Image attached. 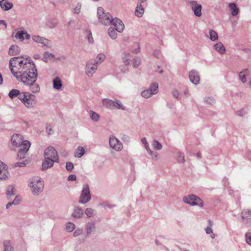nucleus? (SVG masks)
Wrapping results in <instances>:
<instances>
[{
    "label": "nucleus",
    "mask_w": 251,
    "mask_h": 251,
    "mask_svg": "<svg viewBox=\"0 0 251 251\" xmlns=\"http://www.w3.org/2000/svg\"><path fill=\"white\" fill-rule=\"evenodd\" d=\"M132 58V55L129 52L124 53L122 55V60L124 64L126 66L129 65L131 63Z\"/></svg>",
    "instance_id": "20"
},
{
    "label": "nucleus",
    "mask_w": 251,
    "mask_h": 251,
    "mask_svg": "<svg viewBox=\"0 0 251 251\" xmlns=\"http://www.w3.org/2000/svg\"><path fill=\"white\" fill-rule=\"evenodd\" d=\"M13 189L14 187L12 185H9L7 186L6 191V194L7 198L9 199L11 197V196L14 195Z\"/></svg>",
    "instance_id": "30"
},
{
    "label": "nucleus",
    "mask_w": 251,
    "mask_h": 251,
    "mask_svg": "<svg viewBox=\"0 0 251 251\" xmlns=\"http://www.w3.org/2000/svg\"><path fill=\"white\" fill-rule=\"evenodd\" d=\"M149 154L151 156L152 158L153 159L156 160L158 158V153H157L156 152H154L152 151V154Z\"/></svg>",
    "instance_id": "54"
},
{
    "label": "nucleus",
    "mask_w": 251,
    "mask_h": 251,
    "mask_svg": "<svg viewBox=\"0 0 251 251\" xmlns=\"http://www.w3.org/2000/svg\"><path fill=\"white\" fill-rule=\"evenodd\" d=\"M98 68L97 63H96L95 60H91L88 62L85 67V73L87 75L91 77L96 72Z\"/></svg>",
    "instance_id": "7"
},
{
    "label": "nucleus",
    "mask_w": 251,
    "mask_h": 251,
    "mask_svg": "<svg viewBox=\"0 0 251 251\" xmlns=\"http://www.w3.org/2000/svg\"><path fill=\"white\" fill-rule=\"evenodd\" d=\"M20 52V48L16 45H12L9 49L8 54L10 55L15 56Z\"/></svg>",
    "instance_id": "21"
},
{
    "label": "nucleus",
    "mask_w": 251,
    "mask_h": 251,
    "mask_svg": "<svg viewBox=\"0 0 251 251\" xmlns=\"http://www.w3.org/2000/svg\"><path fill=\"white\" fill-rule=\"evenodd\" d=\"M15 38L20 41H23L25 38L28 40L30 38V35L25 31H19L15 35Z\"/></svg>",
    "instance_id": "15"
},
{
    "label": "nucleus",
    "mask_w": 251,
    "mask_h": 251,
    "mask_svg": "<svg viewBox=\"0 0 251 251\" xmlns=\"http://www.w3.org/2000/svg\"><path fill=\"white\" fill-rule=\"evenodd\" d=\"M95 228L94 224L93 223H89L86 226V229L88 233H90Z\"/></svg>",
    "instance_id": "46"
},
{
    "label": "nucleus",
    "mask_w": 251,
    "mask_h": 251,
    "mask_svg": "<svg viewBox=\"0 0 251 251\" xmlns=\"http://www.w3.org/2000/svg\"><path fill=\"white\" fill-rule=\"evenodd\" d=\"M247 75H248V69H245L243 71L241 72L239 74V77L243 83H245L246 81V77Z\"/></svg>",
    "instance_id": "27"
},
{
    "label": "nucleus",
    "mask_w": 251,
    "mask_h": 251,
    "mask_svg": "<svg viewBox=\"0 0 251 251\" xmlns=\"http://www.w3.org/2000/svg\"><path fill=\"white\" fill-rule=\"evenodd\" d=\"M85 153L84 149L83 147H79V158L81 157Z\"/></svg>",
    "instance_id": "59"
},
{
    "label": "nucleus",
    "mask_w": 251,
    "mask_h": 251,
    "mask_svg": "<svg viewBox=\"0 0 251 251\" xmlns=\"http://www.w3.org/2000/svg\"><path fill=\"white\" fill-rule=\"evenodd\" d=\"M76 179V176L75 175H71L69 176L68 178V180L69 181H74Z\"/></svg>",
    "instance_id": "57"
},
{
    "label": "nucleus",
    "mask_w": 251,
    "mask_h": 251,
    "mask_svg": "<svg viewBox=\"0 0 251 251\" xmlns=\"http://www.w3.org/2000/svg\"><path fill=\"white\" fill-rule=\"evenodd\" d=\"M46 130L49 135H51L53 133V131L50 125H48L46 126Z\"/></svg>",
    "instance_id": "53"
},
{
    "label": "nucleus",
    "mask_w": 251,
    "mask_h": 251,
    "mask_svg": "<svg viewBox=\"0 0 251 251\" xmlns=\"http://www.w3.org/2000/svg\"><path fill=\"white\" fill-rule=\"evenodd\" d=\"M91 199V195L89 187L87 185L84 186L80 197L79 202L85 203Z\"/></svg>",
    "instance_id": "8"
},
{
    "label": "nucleus",
    "mask_w": 251,
    "mask_h": 251,
    "mask_svg": "<svg viewBox=\"0 0 251 251\" xmlns=\"http://www.w3.org/2000/svg\"><path fill=\"white\" fill-rule=\"evenodd\" d=\"M45 158L46 159H52L54 161H58V155L57 151L52 147H49L44 151Z\"/></svg>",
    "instance_id": "6"
},
{
    "label": "nucleus",
    "mask_w": 251,
    "mask_h": 251,
    "mask_svg": "<svg viewBox=\"0 0 251 251\" xmlns=\"http://www.w3.org/2000/svg\"><path fill=\"white\" fill-rule=\"evenodd\" d=\"M57 24V21L56 19L51 20L50 21H49L47 25L50 28H53L56 26Z\"/></svg>",
    "instance_id": "43"
},
{
    "label": "nucleus",
    "mask_w": 251,
    "mask_h": 251,
    "mask_svg": "<svg viewBox=\"0 0 251 251\" xmlns=\"http://www.w3.org/2000/svg\"><path fill=\"white\" fill-rule=\"evenodd\" d=\"M183 200L185 203L191 205H198L200 207H202L203 205L202 200L198 197L193 195L184 197Z\"/></svg>",
    "instance_id": "5"
},
{
    "label": "nucleus",
    "mask_w": 251,
    "mask_h": 251,
    "mask_svg": "<svg viewBox=\"0 0 251 251\" xmlns=\"http://www.w3.org/2000/svg\"><path fill=\"white\" fill-rule=\"evenodd\" d=\"M152 146L155 150H159L162 148L161 144L156 140H154L152 143Z\"/></svg>",
    "instance_id": "37"
},
{
    "label": "nucleus",
    "mask_w": 251,
    "mask_h": 251,
    "mask_svg": "<svg viewBox=\"0 0 251 251\" xmlns=\"http://www.w3.org/2000/svg\"><path fill=\"white\" fill-rule=\"evenodd\" d=\"M78 9H77V6L74 9L73 12L74 13L77 14L78 13Z\"/></svg>",
    "instance_id": "64"
},
{
    "label": "nucleus",
    "mask_w": 251,
    "mask_h": 251,
    "mask_svg": "<svg viewBox=\"0 0 251 251\" xmlns=\"http://www.w3.org/2000/svg\"><path fill=\"white\" fill-rule=\"evenodd\" d=\"M86 36H87V39L89 43H93L94 42V40L92 37V33L90 31H88L86 33Z\"/></svg>",
    "instance_id": "48"
},
{
    "label": "nucleus",
    "mask_w": 251,
    "mask_h": 251,
    "mask_svg": "<svg viewBox=\"0 0 251 251\" xmlns=\"http://www.w3.org/2000/svg\"><path fill=\"white\" fill-rule=\"evenodd\" d=\"M34 41L42 44L44 46L50 48L51 46V42L48 39L37 35L32 36Z\"/></svg>",
    "instance_id": "11"
},
{
    "label": "nucleus",
    "mask_w": 251,
    "mask_h": 251,
    "mask_svg": "<svg viewBox=\"0 0 251 251\" xmlns=\"http://www.w3.org/2000/svg\"><path fill=\"white\" fill-rule=\"evenodd\" d=\"M2 25L4 26V28L6 29L7 27V24L4 20H0V25Z\"/></svg>",
    "instance_id": "61"
},
{
    "label": "nucleus",
    "mask_w": 251,
    "mask_h": 251,
    "mask_svg": "<svg viewBox=\"0 0 251 251\" xmlns=\"http://www.w3.org/2000/svg\"><path fill=\"white\" fill-rule=\"evenodd\" d=\"M141 142L143 144H144L145 148H146V150L147 151L148 153L152 154V151L150 150L149 146V145L147 143V141L146 140V139L145 138H143L141 139Z\"/></svg>",
    "instance_id": "36"
},
{
    "label": "nucleus",
    "mask_w": 251,
    "mask_h": 251,
    "mask_svg": "<svg viewBox=\"0 0 251 251\" xmlns=\"http://www.w3.org/2000/svg\"><path fill=\"white\" fill-rule=\"evenodd\" d=\"M105 58V55L103 53H100L97 56V61L96 62V63H97V64L99 63H101L102 62Z\"/></svg>",
    "instance_id": "40"
},
{
    "label": "nucleus",
    "mask_w": 251,
    "mask_h": 251,
    "mask_svg": "<svg viewBox=\"0 0 251 251\" xmlns=\"http://www.w3.org/2000/svg\"><path fill=\"white\" fill-rule=\"evenodd\" d=\"M21 197H20L18 196H17L14 201L12 202V203L15 205H17L19 203L20 201H21Z\"/></svg>",
    "instance_id": "51"
},
{
    "label": "nucleus",
    "mask_w": 251,
    "mask_h": 251,
    "mask_svg": "<svg viewBox=\"0 0 251 251\" xmlns=\"http://www.w3.org/2000/svg\"><path fill=\"white\" fill-rule=\"evenodd\" d=\"M9 68L14 76L25 85L29 87L32 93L40 92V86L36 83L37 70L30 58L23 56L12 58L9 61Z\"/></svg>",
    "instance_id": "1"
},
{
    "label": "nucleus",
    "mask_w": 251,
    "mask_h": 251,
    "mask_svg": "<svg viewBox=\"0 0 251 251\" xmlns=\"http://www.w3.org/2000/svg\"><path fill=\"white\" fill-rule=\"evenodd\" d=\"M144 8L140 3H138L135 11V14L138 17H141L144 13Z\"/></svg>",
    "instance_id": "24"
},
{
    "label": "nucleus",
    "mask_w": 251,
    "mask_h": 251,
    "mask_svg": "<svg viewBox=\"0 0 251 251\" xmlns=\"http://www.w3.org/2000/svg\"><path fill=\"white\" fill-rule=\"evenodd\" d=\"M74 236H77L78 235V232L77 230H75L74 233Z\"/></svg>",
    "instance_id": "63"
},
{
    "label": "nucleus",
    "mask_w": 251,
    "mask_h": 251,
    "mask_svg": "<svg viewBox=\"0 0 251 251\" xmlns=\"http://www.w3.org/2000/svg\"><path fill=\"white\" fill-rule=\"evenodd\" d=\"M26 165V163L25 162H17L16 164H15V167H24Z\"/></svg>",
    "instance_id": "56"
},
{
    "label": "nucleus",
    "mask_w": 251,
    "mask_h": 251,
    "mask_svg": "<svg viewBox=\"0 0 251 251\" xmlns=\"http://www.w3.org/2000/svg\"><path fill=\"white\" fill-rule=\"evenodd\" d=\"M190 81L194 84H197L200 82V76L198 73L195 71H191L189 73Z\"/></svg>",
    "instance_id": "14"
},
{
    "label": "nucleus",
    "mask_w": 251,
    "mask_h": 251,
    "mask_svg": "<svg viewBox=\"0 0 251 251\" xmlns=\"http://www.w3.org/2000/svg\"><path fill=\"white\" fill-rule=\"evenodd\" d=\"M109 145L111 148L117 151H121L123 149L122 144L114 137L110 138Z\"/></svg>",
    "instance_id": "10"
},
{
    "label": "nucleus",
    "mask_w": 251,
    "mask_h": 251,
    "mask_svg": "<svg viewBox=\"0 0 251 251\" xmlns=\"http://www.w3.org/2000/svg\"><path fill=\"white\" fill-rule=\"evenodd\" d=\"M4 251H12L13 248L8 241H5L3 242Z\"/></svg>",
    "instance_id": "33"
},
{
    "label": "nucleus",
    "mask_w": 251,
    "mask_h": 251,
    "mask_svg": "<svg viewBox=\"0 0 251 251\" xmlns=\"http://www.w3.org/2000/svg\"><path fill=\"white\" fill-rule=\"evenodd\" d=\"M66 168L67 170L71 171L74 168V165L72 163L68 162L66 163Z\"/></svg>",
    "instance_id": "52"
},
{
    "label": "nucleus",
    "mask_w": 251,
    "mask_h": 251,
    "mask_svg": "<svg viewBox=\"0 0 251 251\" xmlns=\"http://www.w3.org/2000/svg\"><path fill=\"white\" fill-rule=\"evenodd\" d=\"M0 6L3 10L7 11L11 9L13 4L12 2H9L7 0H2L0 1Z\"/></svg>",
    "instance_id": "17"
},
{
    "label": "nucleus",
    "mask_w": 251,
    "mask_h": 251,
    "mask_svg": "<svg viewBox=\"0 0 251 251\" xmlns=\"http://www.w3.org/2000/svg\"><path fill=\"white\" fill-rule=\"evenodd\" d=\"M214 48L221 54H224L225 53L226 49L224 45L221 42H219L215 45Z\"/></svg>",
    "instance_id": "25"
},
{
    "label": "nucleus",
    "mask_w": 251,
    "mask_h": 251,
    "mask_svg": "<svg viewBox=\"0 0 251 251\" xmlns=\"http://www.w3.org/2000/svg\"><path fill=\"white\" fill-rule=\"evenodd\" d=\"M99 19L101 21V22L105 25H108L111 24L112 22V17L109 13H105V15Z\"/></svg>",
    "instance_id": "16"
},
{
    "label": "nucleus",
    "mask_w": 251,
    "mask_h": 251,
    "mask_svg": "<svg viewBox=\"0 0 251 251\" xmlns=\"http://www.w3.org/2000/svg\"><path fill=\"white\" fill-rule=\"evenodd\" d=\"M242 217L244 219H251V211L248 209H245L243 210L242 212Z\"/></svg>",
    "instance_id": "26"
},
{
    "label": "nucleus",
    "mask_w": 251,
    "mask_h": 251,
    "mask_svg": "<svg viewBox=\"0 0 251 251\" xmlns=\"http://www.w3.org/2000/svg\"><path fill=\"white\" fill-rule=\"evenodd\" d=\"M24 93L25 92H21L19 90L14 89L9 92L8 96L11 99L18 97V98L20 100L21 97H22V95H24Z\"/></svg>",
    "instance_id": "19"
},
{
    "label": "nucleus",
    "mask_w": 251,
    "mask_h": 251,
    "mask_svg": "<svg viewBox=\"0 0 251 251\" xmlns=\"http://www.w3.org/2000/svg\"><path fill=\"white\" fill-rule=\"evenodd\" d=\"M11 143L13 146L19 147L17 156L19 158H24L28 151L31 144L27 140H24L23 137L18 134H14L11 137Z\"/></svg>",
    "instance_id": "2"
},
{
    "label": "nucleus",
    "mask_w": 251,
    "mask_h": 251,
    "mask_svg": "<svg viewBox=\"0 0 251 251\" xmlns=\"http://www.w3.org/2000/svg\"><path fill=\"white\" fill-rule=\"evenodd\" d=\"M141 95L143 97L147 99L151 97L152 94L150 90L148 89L143 91L141 93Z\"/></svg>",
    "instance_id": "39"
},
{
    "label": "nucleus",
    "mask_w": 251,
    "mask_h": 251,
    "mask_svg": "<svg viewBox=\"0 0 251 251\" xmlns=\"http://www.w3.org/2000/svg\"><path fill=\"white\" fill-rule=\"evenodd\" d=\"M55 162H58V161H54L53 159L50 158L49 159H45L42 163L43 170H46L48 168H51L53 166V163Z\"/></svg>",
    "instance_id": "18"
},
{
    "label": "nucleus",
    "mask_w": 251,
    "mask_h": 251,
    "mask_svg": "<svg viewBox=\"0 0 251 251\" xmlns=\"http://www.w3.org/2000/svg\"><path fill=\"white\" fill-rule=\"evenodd\" d=\"M246 239L247 243L251 246V233H247L246 234Z\"/></svg>",
    "instance_id": "49"
},
{
    "label": "nucleus",
    "mask_w": 251,
    "mask_h": 251,
    "mask_svg": "<svg viewBox=\"0 0 251 251\" xmlns=\"http://www.w3.org/2000/svg\"><path fill=\"white\" fill-rule=\"evenodd\" d=\"M108 35L113 39H114L117 37V34L114 27H110L108 29Z\"/></svg>",
    "instance_id": "32"
},
{
    "label": "nucleus",
    "mask_w": 251,
    "mask_h": 251,
    "mask_svg": "<svg viewBox=\"0 0 251 251\" xmlns=\"http://www.w3.org/2000/svg\"><path fill=\"white\" fill-rule=\"evenodd\" d=\"M105 14V13H104V9H103V8L100 7H98L97 10V14L99 18H100L102 16H104Z\"/></svg>",
    "instance_id": "45"
},
{
    "label": "nucleus",
    "mask_w": 251,
    "mask_h": 251,
    "mask_svg": "<svg viewBox=\"0 0 251 251\" xmlns=\"http://www.w3.org/2000/svg\"><path fill=\"white\" fill-rule=\"evenodd\" d=\"M135 47H136L135 49L134 50H132V51L133 53H137L140 51V48H139V45L138 44H135Z\"/></svg>",
    "instance_id": "55"
},
{
    "label": "nucleus",
    "mask_w": 251,
    "mask_h": 251,
    "mask_svg": "<svg viewBox=\"0 0 251 251\" xmlns=\"http://www.w3.org/2000/svg\"><path fill=\"white\" fill-rule=\"evenodd\" d=\"M8 175L7 166L5 164L0 161V179H5L8 178Z\"/></svg>",
    "instance_id": "12"
},
{
    "label": "nucleus",
    "mask_w": 251,
    "mask_h": 251,
    "mask_svg": "<svg viewBox=\"0 0 251 251\" xmlns=\"http://www.w3.org/2000/svg\"><path fill=\"white\" fill-rule=\"evenodd\" d=\"M141 63L140 59L139 58H134L133 60L132 65L134 68H136Z\"/></svg>",
    "instance_id": "47"
},
{
    "label": "nucleus",
    "mask_w": 251,
    "mask_h": 251,
    "mask_svg": "<svg viewBox=\"0 0 251 251\" xmlns=\"http://www.w3.org/2000/svg\"><path fill=\"white\" fill-rule=\"evenodd\" d=\"M189 5L194 13V14L197 17H201L202 15V6L196 1H191L189 2Z\"/></svg>",
    "instance_id": "9"
},
{
    "label": "nucleus",
    "mask_w": 251,
    "mask_h": 251,
    "mask_svg": "<svg viewBox=\"0 0 251 251\" xmlns=\"http://www.w3.org/2000/svg\"><path fill=\"white\" fill-rule=\"evenodd\" d=\"M102 104L104 106L110 109H113V105L114 104V101L109 99L103 100Z\"/></svg>",
    "instance_id": "28"
},
{
    "label": "nucleus",
    "mask_w": 251,
    "mask_h": 251,
    "mask_svg": "<svg viewBox=\"0 0 251 251\" xmlns=\"http://www.w3.org/2000/svg\"><path fill=\"white\" fill-rule=\"evenodd\" d=\"M208 222H209V226L206 228L205 231L207 234L212 233V235L211 236V237L212 238H214V234L213 233V231L212 230V222L210 220H209Z\"/></svg>",
    "instance_id": "35"
},
{
    "label": "nucleus",
    "mask_w": 251,
    "mask_h": 251,
    "mask_svg": "<svg viewBox=\"0 0 251 251\" xmlns=\"http://www.w3.org/2000/svg\"><path fill=\"white\" fill-rule=\"evenodd\" d=\"M75 225L71 222L67 223L66 226V230L69 232H72L75 229Z\"/></svg>",
    "instance_id": "38"
},
{
    "label": "nucleus",
    "mask_w": 251,
    "mask_h": 251,
    "mask_svg": "<svg viewBox=\"0 0 251 251\" xmlns=\"http://www.w3.org/2000/svg\"><path fill=\"white\" fill-rule=\"evenodd\" d=\"M114 104L113 105V108H117V109H122V110H125V107L123 105H122L119 101H114Z\"/></svg>",
    "instance_id": "41"
},
{
    "label": "nucleus",
    "mask_w": 251,
    "mask_h": 251,
    "mask_svg": "<svg viewBox=\"0 0 251 251\" xmlns=\"http://www.w3.org/2000/svg\"><path fill=\"white\" fill-rule=\"evenodd\" d=\"M93 213L94 210L91 208H87L85 211L86 215L89 217H91Z\"/></svg>",
    "instance_id": "50"
},
{
    "label": "nucleus",
    "mask_w": 251,
    "mask_h": 251,
    "mask_svg": "<svg viewBox=\"0 0 251 251\" xmlns=\"http://www.w3.org/2000/svg\"><path fill=\"white\" fill-rule=\"evenodd\" d=\"M29 186L32 193L34 195H37L43 190L44 184L43 181L39 177H34L29 181Z\"/></svg>",
    "instance_id": "3"
},
{
    "label": "nucleus",
    "mask_w": 251,
    "mask_h": 251,
    "mask_svg": "<svg viewBox=\"0 0 251 251\" xmlns=\"http://www.w3.org/2000/svg\"><path fill=\"white\" fill-rule=\"evenodd\" d=\"M158 84L157 83H154L152 84L151 85L150 88L149 90L151 92V94L153 95H155L158 92Z\"/></svg>",
    "instance_id": "31"
},
{
    "label": "nucleus",
    "mask_w": 251,
    "mask_h": 251,
    "mask_svg": "<svg viewBox=\"0 0 251 251\" xmlns=\"http://www.w3.org/2000/svg\"><path fill=\"white\" fill-rule=\"evenodd\" d=\"M20 100L27 108H34L37 103L36 96L29 93L25 92L21 97Z\"/></svg>",
    "instance_id": "4"
},
{
    "label": "nucleus",
    "mask_w": 251,
    "mask_h": 251,
    "mask_svg": "<svg viewBox=\"0 0 251 251\" xmlns=\"http://www.w3.org/2000/svg\"><path fill=\"white\" fill-rule=\"evenodd\" d=\"M52 82L53 87L54 89L56 90H60L62 86V81L60 79V78L58 76L55 77L53 79Z\"/></svg>",
    "instance_id": "22"
},
{
    "label": "nucleus",
    "mask_w": 251,
    "mask_h": 251,
    "mask_svg": "<svg viewBox=\"0 0 251 251\" xmlns=\"http://www.w3.org/2000/svg\"><path fill=\"white\" fill-rule=\"evenodd\" d=\"M90 115L91 119L94 121H97L99 119V115L95 112L91 111Z\"/></svg>",
    "instance_id": "42"
},
{
    "label": "nucleus",
    "mask_w": 251,
    "mask_h": 251,
    "mask_svg": "<svg viewBox=\"0 0 251 251\" xmlns=\"http://www.w3.org/2000/svg\"><path fill=\"white\" fill-rule=\"evenodd\" d=\"M111 24L116 31L119 32H121L123 31L125 26L121 20L117 18L113 19Z\"/></svg>",
    "instance_id": "13"
},
{
    "label": "nucleus",
    "mask_w": 251,
    "mask_h": 251,
    "mask_svg": "<svg viewBox=\"0 0 251 251\" xmlns=\"http://www.w3.org/2000/svg\"><path fill=\"white\" fill-rule=\"evenodd\" d=\"M54 58V55L49 52H45L44 54V58L45 61L53 60Z\"/></svg>",
    "instance_id": "29"
},
{
    "label": "nucleus",
    "mask_w": 251,
    "mask_h": 251,
    "mask_svg": "<svg viewBox=\"0 0 251 251\" xmlns=\"http://www.w3.org/2000/svg\"><path fill=\"white\" fill-rule=\"evenodd\" d=\"M209 38L212 41H215L218 39V35L217 32L213 30H209Z\"/></svg>",
    "instance_id": "34"
},
{
    "label": "nucleus",
    "mask_w": 251,
    "mask_h": 251,
    "mask_svg": "<svg viewBox=\"0 0 251 251\" xmlns=\"http://www.w3.org/2000/svg\"><path fill=\"white\" fill-rule=\"evenodd\" d=\"M173 95L175 98H178L179 94H178V92L177 90H174L173 92Z\"/></svg>",
    "instance_id": "60"
},
{
    "label": "nucleus",
    "mask_w": 251,
    "mask_h": 251,
    "mask_svg": "<svg viewBox=\"0 0 251 251\" xmlns=\"http://www.w3.org/2000/svg\"><path fill=\"white\" fill-rule=\"evenodd\" d=\"M206 102L210 104H213L214 102V99L212 97H209L206 100Z\"/></svg>",
    "instance_id": "58"
},
{
    "label": "nucleus",
    "mask_w": 251,
    "mask_h": 251,
    "mask_svg": "<svg viewBox=\"0 0 251 251\" xmlns=\"http://www.w3.org/2000/svg\"><path fill=\"white\" fill-rule=\"evenodd\" d=\"M12 204H13L12 203V202H9V203H8L6 204V208L7 209L9 208V207H10Z\"/></svg>",
    "instance_id": "62"
},
{
    "label": "nucleus",
    "mask_w": 251,
    "mask_h": 251,
    "mask_svg": "<svg viewBox=\"0 0 251 251\" xmlns=\"http://www.w3.org/2000/svg\"><path fill=\"white\" fill-rule=\"evenodd\" d=\"M176 158L178 162H183L184 161V155L182 153L178 152L176 155Z\"/></svg>",
    "instance_id": "44"
},
{
    "label": "nucleus",
    "mask_w": 251,
    "mask_h": 251,
    "mask_svg": "<svg viewBox=\"0 0 251 251\" xmlns=\"http://www.w3.org/2000/svg\"><path fill=\"white\" fill-rule=\"evenodd\" d=\"M228 7L231 11V14L233 16H235L238 15L239 9L235 3H230L228 4Z\"/></svg>",
    "instance_id": "23"
}]
</instances>
